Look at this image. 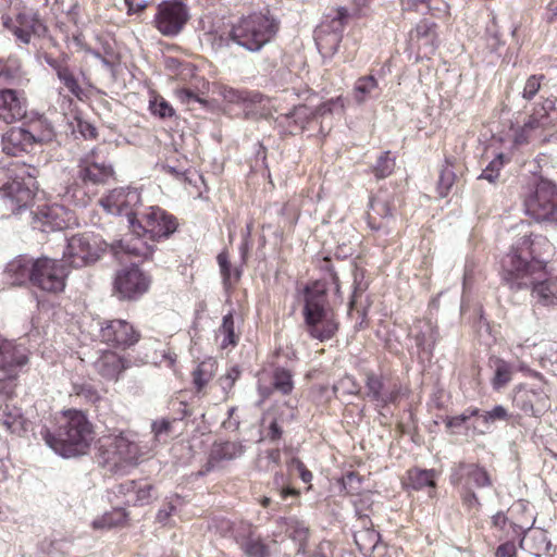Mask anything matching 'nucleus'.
<instances>
[{"instance_id": "obj_1", "label": "nucleus", "mask_w": 557, "mask_h": 557, "mask_svg": "<svg viewBox=\"0 0 557 557\" xmlns=\"http://www.w3.org/2000/svg\"><path fill=\"white\" fill-rule=\"evenodd\" d=\"M533 246H512L503 258V281L515 292L531 288L532 299L543 307L557 306V276L541 280L533 275L546 269Z\"/></svg>"}, {"instance_id": "obj_2", "label": "nucleus", "mask_w": 557, "mask_h": 557, "mask_svg": "<svg viewBox=\"0 0 557 557\" xmlns=\"http://www.w3.org/2000/svg\"><path fill=\"white\" fill-rule=\"evenodd\" d=\"M106 251L102 246H66L63 258H38L34 262L33 286L50 294L62 293L70 267L82 268L98 261Z\"/></svg>"}, {"instance_id": "obj_3", "label": "nucleus", "mask_w": 557, "mask_h": 557, "mask_svg": "<svg viewBox=\"0 0 557 557\" xmlns=\"http://www.w3.org/2000/svg\"><path fill=\"white\" fill-rule=\"evenodd\" d=\"M45 443L64 458L85 455L94 440V428L81 410H66L55 432L41 431Z\"/></svg>"}, {"instance_id": "obj_4", "label": "nucleus", "mask_w": 557, "mask_h": 557, "mask_svg": "<svg viewBox=\"0 0 557 557\" xmlns=\"http://www.w3.org/2000/svg\"><path fill=\"white\" fill-rule=\"evenodd\" d=\"M113 175L112 164L91 149L78 159L74 182L64 187L62 198L67 203L85 207L97 194V188L106 185Z\"/></svg>"}, {"instance_id": "obj_5", "label": "nucleus", "mask_w": 557, "mask_h": 557, "mask_svg": "<svg viewBox=\"0 0 557 557\" xmlns=\"http://www.w3.org/2000/svg\"><path fill=\"white\" fill-rule=\"evenodd\" d=\"M304 318L310 337L325 342L336 334L338 322L334 311L327 306L323 284L315 282L305 288Z\"/></svg>"}, {"instance_id": "obj_6", "label": "nucleus", "mask_w": 557, "mask_h": 557, "mask_svg": "<svg viewBox=\"0 0 557 557\" xmlns=\"http://www.w3.org/2000/svg\"><path fill=\"white\" fill-rule=\"evenodd\" d=\"M38 170L23 164L16 170L1 171L8 181L0 186V207L2 215L16 213L26 208L34 197L35 178Z\"/></svg>"}, {"instance_id": "obj_7", "label": "nucleus", "mask_w": 557, "mask_h": 557, "mask_svg": "<svg viewBox=\"0 0 557 557\" xmlns=\"http://www.w3.org/2000/svg\"><path fill=\"white\" fill-rule=\"evenodd\" d=\"M278 25L276 21L262 13H253L242 17L231 28L233 42L248 51H259L276 34Z\"/></svg>"}, {"instance_id": "obj_8", "label": "nucleus", "mask_w": 557, "mask_h": 557, "mask_svg": "<svg viewBox=\"0 0 557 557\" xmlns=\"http://www.w3.org/2000/svg\"><path fill=\"white\" fill-rule=\"evenodd\" d=\"M176 219L159 207H149L140 212L135 222L131 221V231L138 237L152 242L168 239L177 230Z\"/></svg>"}, {"instance_id": "obj_9", "label": "nucleus", "mask_w": 557, "mask_h": 557, "mask_svg": "<svg viewBox=\"0 0 557 557\" xmlns=\"http://www.w3.org/2000/svg\"><path fill=\"white\" fill-rule=\"evenodd\" d=\"M99 450L103 461L112 467H120L123 463L134 465L140 456L134 435L126 432L102 436Z\"/></svg>"}, {"instance_id": "obj_10", "label": "nucleus", "mask_w": 557, "mask_h": 557, "mask_svg": "<svg viewBox=\"0 0 557 557\" xmlns=\"http://www.w3.org/2000/svg\"><path fill=\"white\" fill-rule=\"evenodd\" d=\"M1 20L4 28L24 45H29L34 38L42 37L47 32L38 12L32 8L22 7L14 16L3 15Z\"/></svg>"}, {"instance_id": "obj_11", "label": "nucleus", "mask_w": 557, "mask_h": 557, "mask_svg": "<svg viewBox=\"0 0 557 557\" xmlns=\"http://www.w3.org/2000/svg\"><path fill=\"white\" fill-rule=\"evenodd\" d=\"M524 206L525 212L534 220L557 224V186L548 180H541Z\"/></svg>"}, {"instance_id": "obj_12", "label": "nucleus", "mask_w": 557, "mask_h": 557, "mask_svg": "<svg viewBox=\"0 0 557 557\" xmlns=\"http://www.w3.org/2000/svg\"><path fill=\"white\" fill-rule=\"evenodd\" d=\"M26 362L25 348L0 336V395L13 393L18 369Z\"/></svg>"}, {"instance_id": "obj_13", "label": "nucleus", "mask_w": 557, "mask_h": 557, "mask_svg": "<svg viewBox=\"0 0 557 557\" xmlns=\"http://www.w3.org/2000/svg\"><path fill=\"white\" fill-rule=\"evenodd\" d=\"M34 128L35 125L32 126V129L12 127L7 131L1 140L2 151L8 156H18L22 152H30L36 144L52 139L51 127H47L40 134H36Z\"/></svg>"}, {"instance_id": "obj_14", "label": "nucleus", "mask_w": 557, "mask_h": 557, "mask_svg": "<svg viewBox=\"0 0 557 557\" xmlns=\"http://www.w3.org/2000/svg\"><path fill=\"white\" fill-rule=\"evenodd\" d=\"M140 202V194L137 189L131 187L114 188L106 197L100 199L101 207L108 213L126 216L129 227L131 221L135 222L140 213L138 212Z\"/></svg>"}, {"instance_id": "obj_15", "label": "nucleus", "mask_w": 557, "mask_h": 557, "mask_svg": "<svg viewBox=\"0 0 557 557\" xmlns=\"http://www.w3.org/2000/svg\"><path fill=\"white\" fill-rule=\"evenodd\" d=\"M149 285V277L132 261V267L116 272L113 293L121 300H133L143 296Z\"/></svg>"}, {"instance_id": "obj_16", "label": "nucleus", "mask_w": 557, "mask_h": 557, "mask_svg": "<svg viewBox=\"0 0 557 557\" xmlns=\"http://www.w3.org/2000/svg\"><path fill=\"white\" fill-rule=\"evenodd\" d=\"M401 385L398 381L382 374L368 372L366 374L364 397L374 403L377 408L396 404L400 398Z\"/></svg>"}, {"instance_id": "obj_17", "label": "nucleus", "mask_w": 557, "mask_h": 557, "mask_svg": "<svg viewBox=\"0 0 557 557\" xmlns=\"http://www.w3.org/2000/svg\"><path fill=\"white\" fill-rule=\"evenodd\" d=\"M399 199L394 190L379 189L377 193L370 198L367 212L369 227L374 231H380L387 226L394 219Z\"/></svg>"}, {"instance_id": "obj_18", "label": "nucleus", "mask_w": 557, "mask_h": 557, "mask_svg": "<svg viewBox=\"0 0 557 557\" xmlns=\"http://www.w3.org/2000/svg\"><path fill=\"white\" fill-rule=\"evenodd\" d=\"M187 7L181 1H164L158 5L156 28L164 36H176L188 21Z\"/></svg>"}, {"instance_id": "obj_19", "label": "nucleus", "mask_w": 557, "mask_h": 557, "mask_svg": "<svg viewBox=\"0 0 557 557\" xmlns=\"http://www.w3.org/2000/svg\"><path fill=\"white\" fill-rule=\"evenodd\" d=\"M99 337L109 346L126 349L139 341L140 334L126 320L113 319L100 323Z\"/></svg>"}, {"instance_id": "obj_20", "label": "nucleus", "mask_w": 557, "mask_h": 557, "mask_svg": "<svg viewBox=\"0 0 557 557\" xmlns=\"http://www.w3.org/2000/svg\"><path fill=\"white\" fill-rule=\"evenodd\" d=\"M73 220L74 213L64 205L52 203L34 213L32 227L42 233H51L67 227Z\"/></svg>"}, {"instance_id": "obj_21", "label": "nucleus", "mask_w": 557, "mask_h": 557, "mask_svg": "<svg viewBox=\"0 0 557 557\" xmlns=\"http://www.w3.org/2000/svg\"><path fill=\"white\" fill-rule=\"evenodd\" d=\"M27 98L20 89L0 88V120L10 124L22 120L27 113Z\"/></svg>"}, {"instance_id": "obj_22", "label": "nucleus", "mask_w": 557, "mask_h": 557, "mask_svg": "<svg viewBox=\"0 0 557 557\" xmlns=\"http://www.w3.org/2000/svg\"><path fill=\"white\" fill-rule=\"evenodd\" d=\"M233 535L247 557H270V547L251 523L239 522L233 529Z\"/></svg>"}, {"instance_id": "obj_23", "label": "nucleus", "mask_w": 557, "mask_h": 557, "mask_svg": "<svg viewBox=\"0 0 557 557\" xmlns=\"http://www.w3.org/2000/svg\"><path fill=\"white\" fill-rule=\"evenodd\" d=\"M450 483L454 485L463 484V487L472 486L481 488L492 485L488 472L476 463L459 462L451 468Z\"/></svg>"}, {"instance_id": "obj_24", "label": "nucleus", "mask_w": 557, "mask_h": 557, "mask_svg": "<svg viewBox=\"0 0 557 557\" xmlns=\"http://www.w3.org/2000/svg\"><path fill=\"white\" fill-rule=\"evenodd\" d=\"M513 404L523 413L539 418L549 408V398L541 389L519 388L513 396Z\"/></svg>"}, {"instance_id": "obj_25", "label": "nucleus", "mask_w": 557, "mask_h": 557, "mask_svg": "<svg viewBox=\"0 0 557 557\" xmlns=\"http://www.w3.org/2000/svg\"><path fill=\"white\" fill-rule=\"evenodd\" d=\"M358 523L360 524V529L356 530L354 533L355 543L363 556L370 557L375 549L379 548L381 536L379 532L372 528L371 520L368 516H359Z\"/></svg>"}, {"instance_id": "obj_26", "label": "nucleus", "mask_w": 557, "mask_h": 557, "mask_svg": "<svg viewBox=\"0 0 557 557\" xmlns=\"http://www.w3.org/2000/svg\"><path fill=\"white\" fill-rule=\"evenodd\" d=\"M244 451V446L238 442L215 443L211 449L206 469L200 474L211 471L216 462L230 461L240 457Z\"/></svg>"}, {"instance_id": "obj_27", "label": "nucleus", "mask_w": 557, "mask_h": 557, "mask_svg": "<svg viewBox=\"0 0 557 557\" xmlns=\"http://www.w3.org/2000/svg\"><path fill=\"white\" fill-rule=\"evenodd\" d=\"M34 262L32 258L18 256L10 261L5 269V275L12 285H23L26 282L33 284Z\"/></svg>"}, {"instance_id": "obj_28", "label": "nucleus", "mask_w": 557, "mask_h": 557, "mask_svg": "<svg viewBox=\"0 0 557 557\" xmlns=\"http://www.w3.org/2000/svg\"><path fill=\"white\" fill-rule=\"evenodd\" d=\"M28 79L22 69V62L15 57L0 60V87L24 86Z\"/></svg>"}, {"instance_id": "obj_29", "label": "nucleus", "mask_w": 557, "mask_h": 557, "mask_svg": "<svg viewBox=\"0 0 557 557\" xmlns=\"http://www.w3.org/2000/svg\"><path fill=\"white\" fill-rule=\"evenodd\" d=\"M96 371L106 380L116 381L126 368L124 360L114 351H104L95 361Z\"/></svg>"}, {"instance_id": "obj_30", "label": "nucleus", "mask_w": 557, "mask_h": 557, "mask_svg": "<svg viewBox=\"0 0 557 557\" xmlns=\"http://www.w3.org/2000/svg\"><path fill=\"white\" fill-rule=\"evenodd\" d=\"M216 92L222 97L224 102L238 106L244 110L250 104L261 101V96L258 92H251L245 89H235L227 85H219L216 87Z\"/></svg>"}, {"instance_id": "obj_31", "label": "nucleus", "mask_w": 557, "mask_h": 557, "mask_svg": "<svg viewBox=\"0 0 557 557\" xmlns=\"http://www.w3.org/2000/svg\"><path fill=\"white\" fill-rule=\"evenodd\" d=\"M520 546L533 556L542 557L550 549L552 544L543 531L534 530L524 533Z\"/></svg>"}, {"instance_id": "obj_32", "label": "nucleus", "mask_w": 557, "mask_h": 557, "mask_svg": "<svg viewBox=\"0 0 557 557\" xmlns=\"http://www.w3.org/2000/svg\"><path fill=\"white\" fill-rule=\"evenodd\" d=\"M0 422L12 433H18L26 429V419L21 409L10 404L0 405Z\"/></svg>"}, {"instance_id": "obj_33", "label": "nucleus", "mask_w": 557, "mask_h": 557, "mask_svg": "<svg viewBox=\"0 0 557 557\" xmlns=\"http://www.w3.org/2000/svg\"><path fill=\"white\" fill-rule=\"evenodd\" d=\"M314 40L319 52L323 58H332L339 47L342 37L329 33L326 27H318L314 32Z\"/></svg>"}, {"instance_id": "obj_34", "label": "nucleus", "mask_w": 557, "mask_h": 557, "mask_svg": "<svg viewBox=\"0 0 557 557\" xmlns=\"http://www.w3.org/2000/svg\"><path fill=\"white\" fill-rule=\"evenodd\" d=\"M215 371L216 361L212 358H208L198 363V366L191 373L193 384L197 393L202 392V389L213 379Z\"/></svg>"}, {"instance_id": "obj_35", "label": "nucleus", "mask_w": 557, "mask_h": 557, "mask_svg": "<svg viewBox=\"0 0 557 557\" xmlns=\"http://www.w3.org/2000/svg\"><path fill=\"white\" fill-rule=\"evenodd\" d=\"M379 83L372 75L359 77L354 86V98L361 104L379 94Z\"/></svg>"}, {"instance_id": "obj_36", "label": "nucleus", "mask_w": 557, "mask_h": 557, "mask_svg": "<svg viewBox=\"0 0 557 557\" xmlns=\"http://www.w3.org/2000/svg\"><path fill=\"white\" fill-rule=\"evenodd\" d=\"M419 331L413 335L416 344L424 351H432L438 341V333L430 321L419 322Z\"/></svg>"}, {"instance_id": "obj_37", "label": "nucleus", "mask_w": 557, "mask_h": 557, "mask_svg": "<svg viewBox=\"0 0 557 557\" xmlns=\"http://www.w3.org/2000/svg\"><path fill=\"white\" fill-rule=\"evenodd\" d=\"M285 524L286 533L297 544V553H305L309 537L308 527L295 518H288Z\"/></svg>"}, {"instance_id": "obj_38", "label": "nucleus", "mask_w": 557, "mask_h": 557, "mask_svg": "<svg viewBox=\"0 0 557 557\" xmlns=\"http://www.w3.org/2000/svg\"><path fill=\"white\" fill-rule=\"evenodd\" d=\"M436 472L433 469H410L408 471V484L413 490H422L424 487L434 488Z\"/></svg>"}, {"instance_id": "obj_39", "label": "nucleus", "mask_w": 557, "mask_h": 557, "mask_svg": "<svg viewBox=\"0 0 557 557\" xmlns=\"http://www.w3.org/2000/svg\"><path fill=\"white\" fill-rule=\"evenodd\" d=\"M218 335L222 336L221 347L223 349L235 347L237 345L239 334L235 332V321L232 312H228L223 317Z\"/></svg>"}, {"instance_id": "obj_40", "label": "nucleus", "mask_w": 557, "mask_h": 557, "mask_svg": "<svg viewBox=\"0 0 557 557\" xmlns=\"http://www.w3.org/2000/svg\"><path fill=\"white\" fill-rule=\"evenodd\" d=\"M272 389L288 395L294 389L292 371L283 367H275L272 372Z\"/></svg>"}, {"instance_id": "obj_41", "label": "nucleus", "mask_w": 557, "mask_h": 557, "mask_svg": "<svg viewBox=\"0 0 557 557\" xmlns=\"http://www.w3.org/2000/svg\"><path fill=\"white\" fill-rule=\"evenodd\" d=\"M411 36L421 41V45L429 47L432 52L436 44V24L428 20L421 21L417 24Z\"/></svg>"}, {"instance_id": "obj_42", "label": "nucleus", "mask_w": 557, "mask_h": 557, "mask_svg": "<svg viewBox=\"0 0 557 557\" xmlns=\"http://www.w3.org/2000/svg\"><path fill=\"white\" fill-rule=\"evenodd\" d=\"M112 255L117 260H123L125 257L129 259L141 258L148 259L152 256V246H110Z\"/></svg>"}, {"instance_id": "obj_43", "label": "nucleus", "mask_w": 557, "mask_h": 557, "mask_svg": "<svg viewBox=\"0 0 557 557\" xmlns=\"http://www.w3.org/2000/svg\"><path fill=\"white\" fill-rule=\"evenodd\" d=\"M180 406L186 408V405L180 403ZM186 414V410L183 409V416L178 418V420L183 419ZM177 421V418H162L160 420H156L151 424L152 433L158 442H165L174 432V423Z\"/></svg>"}, {"instance_id": "obj_44", "label": "nucleus", "mask_w": 557, "mask_h": 557, "mask_svg": "<svg viewBox=\"0 0 557 557\" xmlns=\"http://www.w3.org/2000/svg\"><path fill=\"white\" fill-rule=\"evenodd\" d=\"M349 20V13L346 8H337L333 16L329 15L327 20L323 22L319 27L329 28V33L336 34L343 38V32Z\"/></svg>"}, {"instance_id": "obj_45", "label": "nucleus", "mask_w": 557, "mask_h": 557, "mask_svg": "<svg viewBox=\"0 0 557 557\" xmlns=\"http://www.w3.org/2000/svg\"><path fill=\"white\" fill-rule=\"evenodd\" d=\"M512 366L503 359L495 360V372L492 379V386L499 391L506 386L512 379Z\"/></svg>"}, {"instance_id": "obj_46", "label": "nucleus", "mask_w": 557, "mask_h": 557, "mask_svg": "<svg viewBox=\"0 0 557 557\" xmlns=\"http://www.w3.org/2000/svg\"><path fill=\"white\" fill-rule=\"evenodd\" d=\"M57 76L62 82V84L67 88V90L78 99L82 98L83 89L81 88L76 77L73 72L64 65H59L57 69Z\"/></svg>"}, {"instance_id": "obj_47", "label": "nucleus", "mask_w": 557, "mask_h": 557, "mask_svg": "<svg viewBox=\"0 0 557 557\" xmlns=\"http://www.w3.org/2000/svg\"><path fill=\"white\" fill-rule=\"evenodd\" d=\"M153 485L146 482H138L135 495L125 500V504L129 506H144L149 504L152 498Z\"/></svg>"}, {"instance_id": "obj_48", "label": "nucleus", "mask_w": 557, "mask_h": 557, "mask_svg": "<svg viewBox=\"0 0 557 557\" xmlns=\"http://www.w3.org/2000/svg\"><path fill=\"white\" fill-rule=\"evenodd\" d=\"M218 263L225 286H231L234 282H236L239 278L240 271L237 268L232 270L228 256L225 250L219 253Z\"/></svg>"}, {"instance_id": "obj_49", "label": "nucleus", "mask_w": 557, "mask_h": 557, "mask_svg": "<svg viewBox=\"0 0 557 557\" xmlns=\"http://www.w3.org/2000/svg\"><path fill=\"white\" fill-rule=\"evenodd\" d=\"M456 174L453 170L451 164L446 160L445 165H443L440 178L437 183V191L441 197H446L455 184Z\"/></svg>"}, {"instance_id": "obj_50", "label": "nucleus", "mask_w": 557, "mask_h": 557, "mask_svg": "<svg viewBox=\"0 0 557 557\" xmlns=\"http://www.w3.org/2000/svg\"><path fill=\"white\" fill-rule=\"evenodd\" d=\"M394 169L395 159L391 157L388 151H386L377 159L373 166V173L377 178H385L393 173Z\"/></svg>"}, {"instance_id": "obj_51", "label": "nucleus", "mask_w": 557, "mask_h": 557, "mask_svg": "<svg viewBox=\"0 0 557 557\" xmlns=\"http://www.w3.org/2000/svg\"><path fill=\"white\" fill-rule=\"evenodd\" d=\"M334 393L342 395H357L360 386L351 375H344L333 386Z\"/></svg>"}, {"instance_id": "obj_52", "label": "nucleus", "mask_w": 557, "mask_h": 557, "mask_svg": "<svg viewBox=\"0 0 557 557\" xmlns=\"http://www.w3.org/2000/svg\"><path fill=\"white\" fill-rule=\"evenodd\" d=\"M478 417H480L482 423L486 428H488L492 423H495L496 421H507L509 418V413L504 406L497 405L488 411H484L481 414L479 413Z\"/></svg>"}, {"instance_id": "obj_53", "label": "nucleus", "mask_w": 557, "mask_h": 557, "mask_svg": "<svg viewBox=\"0 0 557 557\" xmlns=\"http://www.w3.org/2000/svg\"><path fill=\"white\" fill-rule=\"evenodd\" d=\"M480 410L478 408H467L460 414L448 417L445 420L446 428L455 430L463 426L472 417H478Z\"/></svg>"}, {"instance_id": "obj_54", "label": "nucleus", "mask_w": 557, "mask_h": 557, "mask_svg": "<svg viewBox=\"0 0 557 557\" xmlns=\"http://www.w3.org/2000/svg\"><path fill=\"white\" fill-rule=\"evenodd\" d=\"M503 166H504V156L500 153L487 164V166L482 171L479 178L486 180L490 183H495L499 176V172Z\"/></svg>"}, {"instance_id": "obj_55", "label": "nucleus", "mask_w": 557, "mask_h": 557, "mask_svg": "<svg viewBox=\"0 0 557 557\" xmlns=\"http://www.w3.org/2000/svg\"><path fill=\"white\" fill-rule=\"evenodd\" d=\"M126 519V513L122 509H116L111 513H107L101 520L94 521L95 528H112L122 524Z\"/></svg>"}, {"instance_id": "obj_56", "label": "nucleus", "mask_w": 557, "mask_h": 557, "mask_svg": "<svg viewBox=\"0 0 557 557\" xmlns=\"http://www.w3.org/2000/svg\"><path fill=\"white\" fill-rule=\"evenodd\" d=\"M461 502L462 506L473 515L478 513L482 506L478 495L469 486L462 487Z\"/></svg>"}, {"instance_id": "obj_57", "label": "nucleus", "mask_w": 557, "mask_h": 557, "mask_svg": "<svg viewBox=\"0 0 557 557\" xmlns=\"http://www.w3.org/2000/svg\"><path fill=\"white\" fill-rule=\"evenodd\" d=\"M545 78L544 75H531L524 83L522 97L525 100H531L542 89V82Z\"/></svg>"}, {"instance_id": "obj_58", "label": "nucleus", "mask_w": 557, "mask_h": 557, "mask_svg": "<svg viewBox=\"0 0 557 557\" xmlns=\"http://www.w3.org/2000/svg\"><path fill=\"white\" fill-rule=\"evenodd\" d=\"M73 391L76 396L83 398L87 403L96 404L97 401H101V397L97 389L90 384H74Z\"/></svg>"}, {"instance_id": "obj_59", "label": "nucleus", "mask_w": 557, "mask_h": 557, "mask_svg": "<svg viewBox=\"0 0 557 557\" xmlns=\"http://www.w3.org/2000/svg\"><path fill=\"white\" fill-rule=\"evenodd\" d=\"M548 124V115L544 108H541L539 112L531 115L524 123L522 131L529 133L536 128H544Z\"/></svg>"}, {"instance_id": "obj_60", "label": "nucleus", "mask_w": 557, "mask_h": 557, "mask_svg": "<svg viewBox=\"0 0 557 557\" xmlns=\"http://www.w3.org/2000/svg\"><path fill=\"white\" fill-rule=\"evenodd\" d=\"M206 40L210 42L214 50L228 47L230 42L233 41L231 38V30L227 33L210 32L206 34Z\"/></svg>"}, {"instance_id": "obj_61", "label": "nucleus", "mask_w": 557, "mask_h": 557, "mask_svg": "<svg viewBox=\"0 0 557 557\" xmlns=\"http://www.w3.org/2000/svg\"><path fill=\"white\" fill-rule=\"evenodd\" d=\"M274 486L277 488L282 500L287 496H297L299 492L287 484V478L282 472H276L273 480Z\"/></svg>"}, {"instance_id": "obj_62", "label": "nucleus", "mask_w": 557, "mask_h": 557, "mask_svg": "<svg viewBox=\"0 0 557 557\" xmlns=\"http://www.w3.org/2000/svg\"><path fill=\"white\" fill-rule=\"evenodd\" d=\"M486 41L491 51L497 50V48L502 45V39L495 17H493L486 26Z\"/></svg>"}, {"instance_id": "obj_63", "label": "nucleus", "mask_w": 557, "mask_h": 557, "mask_svg": "<svg viewBox=\"0 0 557 557\" xmlns=\"http://www.w3.org/2000/svg\"><path fill=\"white\" fill-rule=\"evenodd\" d=\"M311 116H313V110L305 104L296 106L294 110L287 115V117H294L295 124L301 127L309 121Z\"/></svg>"}, {"instance_id": "obj_64", "label": "nucleus", "mask_w": 557, "mask_h": 557, "mask_svg": "<svg viewBox=\"0 0 557 557\" xmlns=\"http://www.w3.org/2000/svg\"><path fill=\"white\" fill-rule=\"evenodd\" d=\"M344 110V100L342 97H337L335 99H331L327 102L319 106L314 111L313 115H324L326 113H333L335 111L342 112Z\"/></svg>"}]
</instances>
